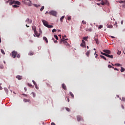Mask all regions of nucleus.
Segmentation results:
<instances>
[{
  "mask_svg": "<svg viewBox=\"0 0 125 125\" xmlns=\"http://www.w3.org/2000/svg\"><path fill=\"white\" fill-rule=\"evenodd\" d=\"M11 0L9 2L10 5H12V4H17V5H21V3L19 1L14 0Z\"/></svg>",
  "mask_w": 125,
  "mask_h": 125,
  "instance_id": "obj_1",
  "label": "nucleus"
},
{
  "mask_svg": "<svg viewBox=\"0 0 125 125\" xmlns=\"http://www.w3.org/2000/svg\"><path fill=\"white\" fill-rule=\"evenodd\" d=\"M42 21L44 26H45V27H47V28H53V25H50L48 24V22L46 21L42 20Z\"/></svg>",
  "mask_w": 125,
  "mask_h": 125,
  "instance_id": "obj_2",
  "label": "nucleus"
},
{
  "mask_svg": "<svg viewBox=\"0 0 125 125\" xmlns=\"http://www.w3.org/2000/svg\"><path fill=\"white\" fill-rule=\"evenodd\" d=\"M23 2L28 6H32V1L30 0H24Z\"/></svg>",
  "mask_w": 125,
  "mask_h": 125,
  "instance_id": "obj_3",
  "label": "nucleus"
},
{
  "mask_svg": "<svg viewBox=\"0 0 125 125\" xmlns=\"http://www.w3.org/2000/svg\"><path fill=\"white\" fill-rule=\"evenodd\" d=\"M17 52L13 51L12 52L11 56L13 57V58H16V57H17Z\"/></svg>",
  "mask_w": 125,
  "mask_h": 125,
  "instance_id": "obj_4",
  "label": "nucleus"
},
{
  "mask_svg": "<svg viewBox=\"0 0 125 125\" xmlns=\"http://www.w3.org/2000/svg\"><path fill=\"white\" fill-rule=\"evenodd\" d=\"M49 14H50V15H53V16H56V15H57V12L55 11H50L49 12Z\"/></svg>",
  "mask_w": 125,
  "mask_h": 125,
  "instance_id": "obj_5",
  "label": "nucleus"
},
{
  "mask_svg": "<svg viewBox=\"0 0 125 125\" xmlns=\"http://www.w3.org/2000/svg\"><path fill=\"white\" fill-rule=\"evenodd\" d=\"M82 42L81 43L80 45L83 48L86 47V46H85V42L83 40H82Z\"/></svg>",
  "mask_w": 125,
  "mask_h": 125,
  "instance_id": "obj_6",
  "label": "nucleus"
},
{
  "mask_svg": "<svg viewBox=\"0 0 125 125\" xmlns=\"http://www.w3.org/2000/svg\"><path fill=\"white\" fill-rule=\"evenodd\" d=\"M103 52L106 54H111V51L110 50L104 49L103 50Z\"/></svg>",
  "mask_w": 125,
  "mask_h": 125,
  "instance_id": "obj_7",
  "label": "nucleus"
},
{
  "mask_svg": "<svg viewBox=\"0 0 125 125\" xmlns=\"http://www.w3.org/2000/svg\"><path fill=\"white\" fill-rule=\"evenodd\" d=\"M77 119L78 122H80V121H83V118L80 115L77 116Z\"/></svg>",
  "mask_w": 125,
  "mask_h": 125,
  "instance_id": "obj_8",
  "label": "nucleus"
},
{
  "mask_svg": "<svg viewBox=\"0 0 125 125\" xmlns=\"http://www.w3.org/2000/svg\"><path fill=\"white\" fill-rule=\"evenodd\" d=\"M25 22L27 23V24H32V22H33V21L28 18L26 20Z\"/></svg>",
  "mask_w": 125,
  "mask_h": 125,
  "instance_id": "obj_9",
  "label": "nucleus"
},
{
  "mask_svg": "<svg viewBox=\"0 0 125 125\" xmlns=\"http://www.w3.org/2000/svg\"><path fill=\"white\" fill-rule=\"evenodd\" d=\"M62 87L64 90H67V87L65 84L62 83Z\"/></svg>",
  "mask_w": 125,
  "mask_h": 125,
  "instance_id": "obj_10",
  "label": "nucleus"
},
{
  "mask_svg": "<svg viewBox=\"0 0 125 125\" xmlns=\"http://www.w3.org/2000/svg\"><path fill=\"white\" fill-rule=\"evenodd\" d=\"M106 57H108V58H111V59H113V55H110L108 54H107V55H106Z\"/></svg>",
  "mask_w": 125,
  "mask_h": 125,
  "instance_id": "obj_11",
  "label": "nucleus"
},
{
  "mask_svg": "<svg viewBox=\"0 0 125 125\" xmlns=\"http://www.w3.org/2000/svg\"><path fill=\"white\" fill-rule=\"evenodd\" d=\"M16 79H18V80H21L22 78V76H20V75H18L16 77Z\"/></svg>",
  "mask_w": 125,
  "mask_h": 125,
  "instance_id": "obj_12",
  "label": "nucleus"
},
{
  "mask_svg": "<svg viewBox=\"0 0 125 125\" xmlns=\"http://www.w3.org/2000/svg\"><path fill=\"white\" fill-rule=\"evenodd\" d=\"M32 29L33 31H34V32H36L37 31V28L34 25H33L32 26Z\"/></svg>",
  "mask_w": 125,
  "mask_h": 125,
  "instance_id": "obj_13",
  "label": "nucleus"
},
{
  "mask_svg": "<svg viewBox=\"0 0 125 125\" xmlns=\"http://www.w3.org/2000/svg\"><path fill=\"white\" fill-rule=\"evenodd\" d=\"M61 42H63V43H64L65 44H66V45H68V44H69L68 43V42H66V41H65V40H63L61 39Z\"/></svg>",
  "mask_w": 125,
  "mask_h": 125,
  "instance_id": "obj_14",
  "label": "nucleus"
},
{
  "mask_svg": "<svg viewBox=\"0 0 125 125\" xmlns=\"http://www.w3.org/2000/svg\"><path fill=\"white\" fill-rule=\"evenodd\" d=\"M34 34L37 38H39V37H40V34L38 33V31H36L34 32Z\"/></svg>",
  "mask_w": 125,
  "mask_h": 125,
  "instance_id": "obj_15",
  "label": "nucleus"
},
{
  "mask_svg": "<svg viewBox=\"0 0 125 125\" xmlns=\"http://www.w3.org/2000/svg\"><path fill=\"white\" fill-rule=\"evenodd\" d=\"M43 41H45L46 42V43H48V40H47V38L46 37H43Z\"/></svg>",
  "mask_w": 125,
  "mask_h": 125,
  "instance_id": "obj_16",
  "label": "nucleus"
},
{
  "mask_svg": "<svg viewBox=\"0 0 125 125\" xmlns=\"http://www.w3.org/2000/svg\"><path fill=\"white\" fill-rule=\"evenodd\" d=\"M87 39H88V37H83V41H85L86 42V41H87Z\"/></svg>",
  "mask_w": 125,
  "mask_h": 125,
  "instance_id": "obj_17",
  "label": "nucleus"
},
{
  "mask_svg": "<svg viewBox=\"0 0 125 125\" xmlns=\"http://www.w3.org/2000/svg\"><path fill=\"white\" fill-rule=\"evenodd\" d=\"M104 4L109 5V2H108V0H104Z\"/></svg>",
  "mask_w": 125,
  "mask_h": 125,
  "instance_id": "obj_18",
  "label": "nucleus"
},
{
  "mask_svg": "<svg viewBox=\"0 0 125 125\" xmlns=\"http://www.w3.org/2000/svg\"><path fill=\"white\" fill-rule=\"evenodd\" d=\"M69 94L71 95L72 98H74L75 97V96H74V94H73V93H72V92H70Z\"/></svg>",
  "mask_w": 125,
  "mask_h": 125,
  "instance_id": "obj_19",
  "label": "nucleus"
},
{
  "mask_svg": "<svg viewBox=\"0 0 125 125\" xmlns=\"http://www.w3.org/2000/svg\"><path fill=\"white\" fill-rule=\"evenodd\" d=\"M100 56L101 58H103V59H104V60H105V61H107V59H106L104 56L101 55Z\"/></svg>",
  "mask_w": 125,
  "mask_h": 125,
  "instance_id": "obj_20",
  "label": "nucleus"
},
{
  "mask_svg": "<svg viewBox=\"0 0 125 125\" xmlns=\"http://www.w3.org/2000/svg\"><path fill=\"white\" fill-rule=\"evenodd\" d=\"M65 18V16H62L60 19L61 22H63V19Z\"/></svg>",
  "mask_w": 125,
  "mask_h": 125,
  "instance_id": "obj_21",
  "label": "nucleus"
},
{
  "mask_svg": "<svg viewBox=\"0 0 125 125\" xmlns=\"http://www.w3.org/2000/svg\"><path fill=\"white\" fill-rule=\"evenodd\" d=\"M101 4H102V5H105V2H104V1L103 0H101Z\"/></svg>",
  "mask_w": 125,
  "mask_h": 125,
  "instance_id": "obj_22",
  "label": "nucleus"
},
{
  "mask_svg": "<svg viewBox=\"0 0 125 125\" xmlns=\"http://www.w3.org/2000/svg\"><path fill=\"white\" fill-rule=\"evenodd\" d=\"M115 66H118V67H121L122 66V64H120V63H115Z\"/></svg>",
  "mask_w": 125,
  "mask_h": 125,
  "instance_id": "obj_23",
  "label": "nucleus"
},
{
  "mask_svg": "<svg viewBox=\"0 0 125 125\" xmlns=\"http://www.w3.org/2000/svg\"><path fill=\"white\" fill-rule=\"evenodd\" d=\"M85 31H86V32H87L88 31H89V32H91V31H92V29H91V28H90L88 29H86Z\"/></svg>",
  "mask_w": 125,
  "mask_h": 125,
  "instance_id": "obj_24",
  "label": "nucleus"
},
{
  "mask_svg": "<svg viewBox=\"0 0 125 125\" xmlns=\"http://www.w3.org/2000/svg\"><path fill=\"white\" fill-rule=\"evenodd\" d=\"M90 53V51H88L87 52H86V55L87 56V57H89V54Z\"/></svg>",
  "mask_w": 125,
  "mask_h": 125,
  "instance_id": "obj_25",
  "label": "nucleus"
},
{
  "mask_svg": "<svg viewBox=\"0 0 125 125\" xmlns=\"http://www.w3.org/2000/svg\"><path fill=\"white\" fill-rule=\"evenodd\" d=\"M125 69L123 67H121V72L122 73H123V72H125Z\"/></svg>",
  "mask_w": 125,
  "mask_h": 125,
  "instance_id": "obj_26",
  "label": "nucleus"
},
{
  "mask_svg": "<svg viewBox=\"0 0 125 125\" xmlns=\"http://www.w3.org/2000/svg\"><path fill=\"white\" fill-rule=\"evenodd\" d=\"M12 7H14L15 8H17L19 7V6H18L17 5H12Z\"/></svg>",
  "mask_w": 125,
  "mask_h": 125,
  "instance_id": "obj_27",
  "label": "nucleus"
},
{
  "mask_svg": "<svg viewBox=\"0 0 125 125\" xmlns=\"http://www.w3.org/2000/svg\"><path fill=\"white\" fill-rule=\"evenodd\" d=\"M54 37L55 38V39H56V40H57V41H58V36H57V35H54Z\"/></svg>",
  "mask_w": 125,
  "mask_h": 125,
  "instance_id": "obj_28",
  "label": "nucleus"
},
{
  "mask_svg": "<svg viewBox=\"0 0 125 125\" xmlns=\"http://www.w3.org/2000/svg\"><path fill=\"white\" fill-rule=\"evenodd\" d=\"M95 41L97 44H99V42L98 41V39H95Z\"/></svg>",
  "mask_w": 125,
  "mask_h": 125,
  "instance_id": "obj_29",
  "label": "nucleus"
},
{
  "mask_svg": "<svg viewBox=\"0 0 125 125\" xmlns=\"http://www.w3.org/2000/svg\"><path fill=\"white\" fill-rule=\"evenodd\" d=\"M98 28L99 30H100V29H102V28H103V25H99V26Z\"/></svg>",
  "mask_w": 125,
  "mask_h": 125,
  "instance_id": "obj_30",
  "label": "nucleus"
},
{
  "mask_svg": "<svg viewBox=\"0 0 125 125\" xmlns=\"http://www.w3.org/2000/svg\"><path fill=\"white\" fill-rule=\"evenodd\" d=\"M23 101H24V102H29L30 100H27V99H23Z\"/></svg>",
  "mask_w": 125,
  "mask_h": 125,
  "instance_id": "obj_31",
  "label": "nucleus"
},
{
  "mask_svg": "<svg viewBox=\"0 0 125 125\" xmlns=\"http://www.w3.org/2000/svg\"><path fill=\"white\" fill-rule=\"evenodd\" d=\"M122 7L123 8H125V1L123 2V4H122Z\"/></svg>",
  "mask_w": 125,
  "mask_h": 125,
  "instance_id": "obj_32",
  "label": "nucleus"
},
{
  "mask_svg": "<svg viewBox=\"0 0 125 125\" xmlns=\"http://www.w3.org/2000/svg\"><path fill=\"white\" fill-rule=\"evenodd\" d=\"M44 9V6H42L41 8L40 9V11H42Z\"/></svg>",
  "mask_w": 125,
  "mask_h": 125,
  "instance_id": "obj_33",
  "label": "nucleus"
},
{
  "mask_svg": "<svg viewBox=\"0 0 125 125\" xmlns=\"http://www.w3.org/2000/svg\"><path fill=\"white\" fill-rule=\"evenodd\" d=\"M31 94H32L33 97H36V93H35V92H33Z\"/></svg>",
  "mask_w": 125,
  "mask_h": 125,
  "instance_id": "obj_34",
  "label": "nucleus"
},
{
  "mask_svg": "<svg viewBox=\"0 0 125 125\" xmlns=\"http://www.w3.org/2000/svg\"><path fill=\"white\" fill-rule=\"evenodd\" d=\"M34 6H35V7H39L40 6V5H38L37 4H33Z\"/></svg>",
  "mask_w": 125,
  "mask_h": 125,
  "instance_id": "obj_35",
  "label": "nucleus"
},
{
  "mask_svg": "<svg viewBox=\"0 0 125 125\" xmlns=\"http://www.w3.org/2000/svg\"><path fill=\"white\" fill-rule=\"evenodd\" d=\"M107 28H109V29H112V28H113V25H108L107 26Z\"/></svg>",
  "mask_w": 125,
  "mask_h": 125,
  "instance_id": "obj_36",
  "label": "nucleus"
},
{
  "mask_svg": "<svg viewBox=\"0 0 125 125\" xmlns=\"http://www.w3.org/2000/svg\"><path fill=\"white\" fill-rule=\"evenodd\" d=\"M101 54L104 55V56H107V54L105 53L101 52Z\"/></svg>",
  "mask_w": 125,
  "mask_h": 125,
  "instance_id": "obj_37",
  "label": "nucleus"
},
{
  "mask_svg": "<svg viewBox=\"0 0 125 125\" xmlns=\"http://www.w3.org/2000/svg\"><path fill=\"white\" fill-rule=\"evenodd\" d=\"M1 53H2V54H3L4 55V54H5V53L4 52V51H3V50L1 49Z\"/></svg>",
  "mask_w": 125,
  "mask_h": 125,
  "instance_id": "obj_38",
  "label": "nucleus"
},
{
  "mask_svg": "<svg viewBox=\"0 0 125 125\" xmlns=\"http://www.w3.org/2000/svg\"><path fill=\"white\" fill-rule=\"evenodd\" d=\"M29 55H34V52H30L29 53Z\"/></svg>",
  "mask_w": 125,
  "mask_h": 125,
  "instance_id": "obj_39",
  "label": "nucleus"
},
{
  "mask_svg": "<svg viewBox=\"0 0 125 125\" xmlns=\"http://www.w3.org/2000/svg\"><path fill=\"white\" fill-rule=\"evenodd\" d=\"M66 111H67V112H70V108H68V107H66L65 108Z\"/></svg>",
  "mask_w": 125,
  "mask_h": 125,
  "instance_id": "obj_40",
  "label": "nucleus"
},
{
  "mask_svg": "<svg viewBox=\"0 0 125 125\" xmlns=\"http://www.w3.org/2000/svg\"><path fill=\"white\" fill-rule=\"evenodd\" d=\"M32 83H34V85H37V83H36V82H35V81L33 80Z\"/></svg>",
  "mask_w": 125,
  "mask_h": 125,
  "instance_id": "obj_41",
  "label": "nucleus"
},
{
  "mask_svg": "<svg viewBox=\"0 0 125 125\" xmlns=\"http://www.w3.org/2000/svg\"><path fill=\"white\" fill-rule=\"evenodd\" d=\"M27 85H28V86H29L30 87H33V86L32 85V84H31V83H28Z\"/></svg>",
  "mask_w": 125,
  "mask_h": 125,
  "instance_id": "obj_42",
  "label": "nucleus"
},
{
  "mask_svg": "<svg viewBox=\"0 0 125 125\" xmlns=\"http://www.w3.org/2000/svg\"><path fill=\"white\" fill-rule=\"evenodd\" d=\"M112 68L114 69L115 71H119V69L117 68H114V67H112Z\"/></svg>",
  "mask_w": 125,
  "mask_h": 125,
  "instance_id": "obj_43",
  "label": "nucleus"
},
{
  "mask_svg": "<svg viewBox=\"0 0 125 125\" xmlns=\"http://www.w3.org/2000/svg\"><path fill=\"white\" fill-rule=\"evenodd\" d=\"M82 23V24H86V21H83Z\"/></svg>",
  "mask_w": 125,
  "mask_h": 125,
  "instance_id": "obj_44",
  "label": "nucleus"
},
{
  "mask_svg": "<svg viewBox=\"0 0 125 125\" xmlns=\"http://www.w3.org/2000/svg\"><path fill=\"white\" fill-rule=\"evenodd\" d=\"M108 68H113V66H112V65L109 64V65H108Z\"/></svg>",
  "mask_w": 125,
  "mask_h": 125,
  "instance_id": "obj_45",
  "label": "nucleus"
},
{
  "mask_svg": "<svg viewBox=\"0 0 125 125\" xmlns=\"http://www.w3.org/2000/svg\"><path fill=\"white\" fill-rule=\"evenodd\" d=\"M125 1H123V0H121V1H119V3H123V2H124Z\"/></svg>",
  "mask_w": 125,
  "mask_h": 125,
  "instance_id": "obj_46",
  "label": "nucleus"
},
{
  "mask_svg": "<svg viewBox=\"0 0 125 125\" xmlns=\"http://www.w3.org/2000/svg\"><path fill=\"white\" fill-rule=\"evenodd\" d=\"M55 32H56V29H54L52 30V32L53 33H55Z\"/></svg>",
  "mask_w": 125,
  "mask_h": 125,
  "instance_id": "obj_47",
  "label": "nucleus"
},
{
  "mask_svg": "<svg viewBox=\"0 0 125 125\" xmlns=\"http://www.w3.org/2000/svg\"><path fill=\"white\" fill-rule=\"evenodd\" d=\"M67 20H68V21L71 20V17H68Z\"/></svg>",
  "mask_w": 125,
  "mask_h": 125,
  "instance_id": "obj_48",
  "label": "nucleus"
},
{
  "mask_svg": "<svg viewBox=\"0 0 125 125\" xmlns=\"http://www.w3.org/2000/svg\"><path fill=\"white\" fill-rule=\"evenodd\" d=\"M0 69H3V65H0Z\"/></svg>",
  "mask_w": 125,
  "mask_h": 125,
  "instance_id": "obj_49",
  "label": "nucleus"
},
{
  "mask_svg": "<svg viewBox=\"0 0 125 125\" xmlns=\"http://www.w3.org/2000/svg\"><path fill=\"white\" fill-rule=\"evenodd\" d=\"M122 101H125V97H123V98H122Z\"/></svg>",
  "mask_w": 125,
  "mask_h": 125,
  "instance_id": "obj_50",
  "label": "nucleus"
},
{
  "mask_svg": "<svg viewBox=\"0 0 125 125\" xmlns=\"http://www.w3.org/2000/svg\"><path fill=\"white\" fill-rule=\"evenodd\" d=\"M121 107H122V109H125V106H124V105L122 104L121 105Z\"/></svg>",
  "mask_w": 125,
  "mask_h": 125,
  "instance_id": "obj_51",
  "label": "nucleus"
},
{
  "mask_svg": "<svg viewBox=\"0 0 125 125\" xmlns=\"http://www.w3.org/2000/svg\"><path fill=\"white\" fill-rule=\"evenodd\" d=\"M35 87L37 89H39V87H38L37 85H35Z\"/></svg>",
  "mask_w": 125,
  "mask_h": 125,
  "instance_id": "obj_52",
  "label": "nucleus"
},
{
  "mask_svg": "<svg viewBox=\"0 0 125 125\" xmlns=\"http://www.w3.org/2000/svg\"><path fill=\"white\" fill-rule=\"evenodd\" d=\"M121 53H122V52L121 51H119L118 53H117V54H119V55H120Z\"/></svg>",
  "mask_w": 125,
  "mask_h": 125,
  "instance_id": "obj_53",
  "label": "nucleus"
},
{
  "mask_svg": "<svg viewBox=\"0 0 125 125\" xmlns=\"http://www.w3.org/2000/svg\"><path fill=\"white\" fill-rule=\"evenodd\" d=\"M17 57H18V58H20V54H18Z\"/></svg>",
  "mask_w": 125,
  "mask_h": 125,
  "instance_id": "obj_54",
  "label": "nucleus"
},
{
  "mask_svg": "<svg viewBox=\"0 0 125 125\" xmlns=\"http://www.w3.org/2000/svg\"><path fill=\"white\" fill-rule=\"evenodd\" d=\"M67 101L68 102H70V99H69V97H67Z\"/></svg>",
  "mask_w": 125,
  "mask_h": 125,
  "instance_id": "obj_55",
  "label": "nucleus"
},
{
  "mask_svg": "<svg viewBox=\"0 0 125 125\" xmlns=\"http://www.w3.org/2000/svg\"><path fill=\"white\" fill-rule=\"evenodd\" d=\"M51 125H55V124L54 123H52L51 124Z\"/></svg>",
  "mask_w": 125,
  "mask_h": 125,
  "instance_id": "obj_56",
  "label": "nucleus"
},
{
  "mask_svg": "<svg viewBox=\"0 0 125 125\" xmlns=\"http://www.w3.org/2000/svg\"><path fill=\"white\" fill-rule=\"evenodd\" d=\"M55 43H57V42H58L57 41L55 40V41H54Z\"/></svg>",
  "mask_w": 125,
  "mask_h": 125,
  "instance_id": "obj_57",
  "label": "nucleus"
},
{
  "mask_svg": "<svg viewBox=\"0 0 125 125\" xmlns=\"http://www.w3.org/2000/svg\"><path fill=\"white\" fill-rule=\"evenodd\" d=\"M24 90H25V91H27V88L26 87H24Z\"/></svg>",
  "mask_w": 125,
  "mask_h": 125,
  "instance_id": "obj_58",
  "label": "nucleus"
},
{
  "mask_svg": "<svg viewBox=\"0 0 125 125\" xmlns=\"http://www.w3.org/2000/svg\"><path fill=\"white\" fill-rule=\"evenodd\" d=\"M22 95H24V96L27 97V95H26V94H22Z\"/></svg>",
  "mask_w": 125,
  "mask_h": 125,
  "instance_id": "obj_59",
  "label": "nucleus"
},
{
  "mask_svg": "<svg viewBox=\"0 0 125 125\" xmlns=\"http://www.w3.org/2000/svg\"><path fill=\"white\" fill-rule=\"evenodd\" d=\"M98 56V54H96L95 58H97V57Z\"/></svg>",
  "mask_w": 125,
  "mask_h": 125,
  "instance_id": "obj_60",
  "label": "nucleus"
},
{
  "mask_svg": "<svg viewBox=\"0 0 125 125\" xmlns=\"http://www.w3.org/2000/svg\"><path fill=\"white\" fill-rule=\"evenodd\" d=\"M121 23L122 25H123V23H124V21H121Z\"/></svg>",
  "mask_w": 125,
  "mask_h": 125,
  "instance_id": "obj_61",
  "label": "nucleus"
},
{
  "mask_svg": "<svg viewBox=\"0 0 125 125\" xmlns=\"http://www.w3.org/2000/svg\"><path fill=\"white\" fill-rule=\"evenodd\" d=\"M111 38H112V39H115V37L114 36H111Z\"/></svg>",
  "mask_w": 125,
  "mask_h": 125,
  "instance_id": "obj_62",
  "label": "nucleus"
},
{
  "mask_svg": "<svg viewBox=\"0 0 125 125\" xmlns=\"http://www.w3.org/2000/svg\"><path fill=\"white\" fill-rule=\"evenodd\" d=\"M26 27H27V28H29V25H27V24H26Z\"/></svg>",
  "mask_w": 125,
  "mask_h": 125,
  "instance_id": "obj_63",
  "label": "nucleus"
},
{
  "mask_svg": "<svg viewBox=\"0 0 125 125\" xmlns=\"http://www.w3.org/2000/svg\"><path fill=\"white\" fill-rule=\"evenodd\" d=\"M97 4L98 5H100V3H97Z\"/></svg>",
  "mask_w": 125,
  "mask_h": 125,
  "instance_id": "obj_64",
  "label": "nucleus"
}]
</instances>
